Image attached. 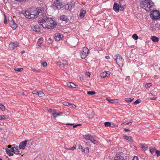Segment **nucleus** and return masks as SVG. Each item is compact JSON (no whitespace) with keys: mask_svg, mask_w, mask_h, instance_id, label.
<instances>
[{"mask_svg":"<svg viewBox=\"0 0 160 160\" xmlns=\"http://www.w3.org/2000/svg\"><path fill=\"white\" fill-rule=\"evenodd\" d=\"M42 65L44 67H46L47 66V63L46 62H44L42 63Z\"/></svg>","mask_w":160,"mask_h":160,"instance_id":"51","label":"nucleus"},{"mask_svg":"<svg viewBox=\"0 0 160 160\" xmlns=\"http://www.w3.org/2000/svg\"><path fill=\"white\" fill-rule=\"evenodd\" d=\"M24 15L27 18L34 19L42 16V10L37 9H28L25 11Z\"/></svg>","mask_w":160,"mask_h":160,"instance_id":"1","label":"nucleus"},{"mask_svg":"<svg viewBox=\"0 0 160 160\" xmlns=\"http://www.w3.org/2000/svg\"><path fill=\"white\" fill-rule=\"evenodd\" d=\"M133 99V98H127L125 99V100L126 102H129L132 101Z\"/></svg>","mask_w":160,"mask_h":160,"instance_id":"29","label":"nucleus"},{"mask_svg":"<svg viewBox=\"0 0 160 160\" xmlns=\"http://www.w3.org/2000/svg\"><path fill=\"white\" fill-rule=\"evenodd\" d=\"M13 152L16 154L20 155L21 153L20 152L18 149H15Z\"/></svg>","mask_w":160,"mask_h":160,"instance_id":"34","label":"nucleus"},{"mask_svg":"<svg viewBox=\"0 0 160 160\" xmlns=\"http://www.w3.org/2000/svg\"><path fill=\"white\" fill-rule=\"evenodd\" d=\"M104 125L106 127H109L111 126V123L109 122H105L104 123Z\"/></svg>","mask_w":160,"mask_h":160,"instance_id":"41","label":"nucleus"},{"mask_svg":"<svg viewBox=\"0 0 160 160\" xmlns=\"http://www.w3.org/2000/svg\"><path fill=\"white\" fill-rule=\"evenodd\" d=\"M38 91H34L32 92L33 94H37V95H38Z\"/></svg>","mask_w":160,"mask_h":160,"instance_id":"54","label":"nucleus"},{"mask_svg":"<svg viewBox=\"0 0 160 160\" xmlns=\"http://www.w3.org/2000/svg\"><path fill=\"white\" fill-rule=\"evenodd\" d=\"M4 23L5 24H7V20L6 19V15L4 14Z\"/></svg>","mask_w":160,"mask_h":160,"instance_id":"47","label":"nucleus"},{"mask_svg":"<svg viewBox=\"0 0 160 160\" xmlns=\"http://www.w3.org/2000/svg\"><path fill=\"white\" fill-rule=\"evenodd\" d=\"M152 85V83H146L144 87L146 88H148L151 87Z\"/></svg>","mask_w":160,"mask_h":160,"instance_id":"35","label":"nucleus"},{"mask_svg":"<svg viewBox=\"0 0 160 160\" xmlns=\"http://www.w3.org/2000/svg\"><path fill=\"white\" fill-rule=\"evenodd\" d=\"M86 74L89 77L90 76V74L89 72H87L86 73Z\"/></svg>","mask_w":160,"mask_h":160,"instance_id":"60","label":"nucleus"},{"mask_svg":"<svg viewBox=\"0 0 160 160\" xmlns=\"http://www.w3.org/2000/svg\"><path fill=\"white\" fill-rule=\"evenodd\" d=\"M86 12L85 10H83L82 11V12L80 13L79 15L81 18H83L84 17L85 15Z\"/></svg>","mask_w":160,"mask_h":160,"instance_id":"27","label":"nucleus"},{"mask_svg":"<svg viewBox=\"0 0 160 160\" xmlns=\"http://www.w3.org/2000/svg\"><path fill=\"white\" fill-rule=\"evenodd\" d=\"M6 151L9 156H12L13 155V153L9 149L6 148Z\"/></svg>","mask_w":160,"mask_h":160,"instance_id":"25","label":"nucleus"},{"mask_svg":"<svg viewBox=\"0 0 160 160\" xmlns=\"http://www.w3.org/2000/svg\"><path fill=\"white\" fill-rule=\"evenodd\" d=\"M28 141V140H26L20 142L19 146V148L21 149H24Z\"/></svg>","mask_w":160,"mask_h":160,"instance_id":"12","label":"nucleus"},{"mask_svg":"<svg viewBox=\"0 0 160 160\" xmlns=\"http://www.w3.org/2000/svg\"><path fill=\"white\" fill-rule=\"evenodd\" d=\"M117 64L120 67L123 66L124 63V60L122 56L119 54H117L114 57Z\"/></svg>","mask_w":160,"mask_h":160,"instance_id":"4","label":"nucleus"},{"mask_svg":"<svg viewBox=\"0 0 160 160\" xmlns=\"http://www.w3.org/2000/svg\"><path fill=\"white\" fill-rule=\"evenodd\" d=\"M110 73L109 71H106L101 73V77L104 78L107 77L109 76L110 75Z\"/></svg>","mask_w":160,"mask_h":160,"instance_id":"17","label":"nucleus"},{"mask_svg":"<svg viewBox=\"0 0 160 160\" xmlns=\"http://www.w3.org/2000/svg\"><path fill=\"white\" fill-rule=\"evenodd\" d=\"M119 9H120V10L121 11H123V10L124 9V8L123 6L122 5H121L119 6Z\"/></svg>","mask_w":160,"mask_h":160,"instance_id":"45","label":"nucleus"},{"mask_svg":"<svg viewBox=\"0 0 160 160\" xmlns=\"http://www.w3.org/2000/svg\"><path fill=\"white\" fill-rule=\"evenodd\" d=\"M156 98H157L156 97H154L152 98H150V99L151 100H153L155 99H156Z\"/></svg>","mask_w":160,"mask_h":160,"instance_id":"58","label":"nucleus"},{"mask_svg":"<svg viewBox=\"0 0 160 160\" xmlns=\"http://www.w3.org/2000/svg\"><path fill=\"white\" fill-rule=\"evenodd\" d=\"M113 9L116 12H118L119 11V5L116 2L114 3Z\"/></svg>","mask_w":160,"mask_h":160,"instance_id":"18","label":"nucleus"},{"mask_svg":"<svg viewBox=\"0 0 160 160\" xmlns=\"http://www.w3.org/2000/svg\"><path fill=\"white\" fill-rule=\"evenodd\" d=\"M31 28L32 30L36 32H39L40 31V28L38 25H32Z\"/></svg>","mask_w":160,"mask_h":160,"instance_id":"13","label":"nucleus"},{"mask_svg":"<svg viewBox=\"0 0 160 160\" xmlns=\"http://www.w3.org/2000/svg\"><path fill=\"white\" fill-rule=\"evenodd\" d=\"M75 2H74L72 1L69 2L65 6V8L67 10H70L71 9L72 7H74Z\"/></svg>","mask_w":160,"mask_h":160,"instance_id":"11","label":"nucleus"},{"mask_svg":"<svg viewBox=\"0 0 160 160\" xmlns=\"http://www.w3.org/2000/svg\"><path fill=\"white\" fill-rule=\"evenodd\" d=\"M9 24L10 26L13 29H15L17 27V25L15 22L12 20L11 17L9 18Z\"/></svg>","mask_w":160,"mask_h":160,"instance_id":"8","label":"nucleus"},{"mask_svg":"<svg viewBox=\"0 0 160 160\" xmlns=\"http://www.w3.org/2000/svg\"><path fill=\"white\" fill-rule=\"evenodd\" d=\"M69 103H68V102H66V101L64 102H63V104L64 105L68 106V107L69 105Z\"/></svg>","mask_w":160,"mask_h":160,"instance_id":"49","label":"nucleus"},{"mask_svg":"<svg viewBox=\"0 0 160 160\" xmlns=\"http://www.w3.org/2000/svg\"><path fill=\"white\" fill-rule=\"evenodd\" d=\"M148 147L147 145H142V146L141 148L144 150H146L148 148Z\"/></svg>","mask_w":160,"mask_h":160,"instance_id":"39","label":"nucleus"},{"mask_svg":"<svg viewBox=\"0 0 160 160\" xmlns=\"http://www.w3.org/2000/svg\"><path fill=\"white\" fill-rule=\"evenodd\" d=\"M150 94L152 95H155V93H151Z\"/></svg>","mask_w":160,"mask_h":160,"instance_id":"63","label":"nucleus"},{"mask_svg":"<svg viewBox=\"0 0 160 160\" xmlns=\"http://www.w3.org/2000/svg\"><path fill=\"white\" fill-rule=\"evenodd\" d=\"M38 22L44 28L51 29L53 28L56 25L54 21L51 18H43L42 20H39Z\"/></svg>","mask_w":160,"mask_h":160,"instance_id":"2","label":"nucleus"},{"mask_svg":"<svg viewBox=\"0 0 160 160\" xmlns=\"http://www.w3.org/2000/svg\"><path fill=\"white\" fill-rule=\"evenodd\" d=\"M152 2L149 0H145L142 2L141 4V7L143 9H145L147 11H149L152 8Z\"/></svg>","mask_w":160,"mask_h":160,"instance_id":"3","label":"nucleus"},{"mask_svg":"<svg viewBox=\"0 0 160 160\" xmlns=\"http://www.w3.org/2000/svg\"><path fill=\"white\" fill-rule=\"evenodd\" d=\"M62 112H59L58 113H56V112L54 114L53 117L55 119L58 116H60L61 115H62Z\"/></svg>","mask_w":160,"mask_h":160,"instance_id":"23","label":"nucleus"},{"mask_svg":"<svg viewBox=\"0 0 160 160\" xmlns=\"http://www.w3.org/2000/svg\"><path fill=\"white\" fill-rule=\"evenodd\" d=\"M8 118V116L7 115H0V120L4 119H7Z\"/></svg>","mask_w":160,"mask_h":160,"instance_id":"26","label":"nucleus"},{"mask_svg":"<svg viewBox=\"0 0 160 160\" xmlns=\"http://www.w3.org/2000/svg\"><path fill=\"white\" fill-rule=\"evenodd\" d=\"M31 71H33L34 72H39L40 71L39 70H37L36 69H33V68H31Z\"/></svg>","mask_w":160,"mask_h":160,"instance_id":"46","label":"nucleus"},{"mask_svg":"<svg viewBox=\"0 0 160 160\" xmlns=\"http://www.w3.org/2000/svg\"><path fill=\"white\" fill-rule=\"evenodd\" d=\"M151 39L154 42H158L159 38L156 36H153L151 37Z\"/></svg>","mask_w":160,"mask_h":160,"instance_id":"20","label":"nucleus"},{"mask_svg":"<svg viewBox=\"0 0 160 160\" xmlns=\"http://www.w3.org/2000/svg\"><path fill=\"white\" fill-rule=\"evenodd\" d=\"M64 3L61 0H58L54 1L53 5L58 9H60L63 6Z\"/></svg>","mask_w":160,"mask_h":160,"instance_id":"7","label":"nucleus"},{"mask_svg":"<svg viewBox=\"0 0 160 160\" xmlns=\"http://www.w3.org/2000/svg\"><path fill=\"white\" fill-rule=\"evenodd\" d=\"M150 151L152 154H153L154 152V151L156 150L155 148H149Z\"/></svg>","mask_w":160,"mask_h":160,"instance_id":"44","label":"nucleus"},{"mask_svg":"<svg viewBox=\"0 0 160 160\" xmlns=\"http://www.w3.org/2000/svg\"><path fill=\"white\" fill-rule=\"evenodd\" d=\"M8 147L10 149L12 147V146L11 145H8Z\"/></svg>","mask_w":160,"mask_h":160,"instance_id":"64","label":"nucleus"},{"mask_svg":"<svg viewBox=\"0 0 160 160\" xmlns=\"http://www.w3.org/2000/svg\"><path fill=\"white\" fill-rule=\"evenodd\" d=\"M14 148L13 146L12 147H11L9 149L11 152H14Z\"/></svg>","mask_w":160,"mask_h":160,"instance_id":"56","label":"nucleus"},{"mask_svg":"<svg viewBox=\"0 0 160 160\" xmlns=\"http://www.w3.org/2000/svg\"><path fill=\"white\" fill-rule=\"evenodd\" d=\"M43 41V39L42 38H40L38 39L37 44H38V46L39 47H41L40 45L42 42Z\"/></svg>","mask_w":160,"mask_h":160,"instance_id":"21","label":"nucleus"},{"mask_svg":"<svg viewBox=\"0 0 160 160\" xmlns=\"http://www.w3.org/2000/svg\"><path fill=\"white\" fill-rule=\"evenodd\" d=\"M114 160H125V159L123 156H120L115 157Z\"/></svg>","mask_w":160,"mask_h":160,"instance_id":"22","label":"nucleus"},{"mask_svg":"<svg viewBox=\"0 0 160 160\" xmlns=\"http://www.w3.org/2000/svg\"><path fill=\"white\" fill-rule=\"evenodd\" d=\"M63 37L61 34L59 33H56L55 35L54 39L56 41H59Z\"/></svg>","mask_w":160,"mask_h":160,"instance_id":"14","label":"nucleus"},{"mask_svg":"<svg viewBox=\"0 0 160 160\" xmlns=\"http://www.w3.org/2000/svg\"><path fill=\"white\" fill-rule=\"evenodd\" d=\"M88 94L89 95H92L95 94V92L93 91H88L87 92Z\"/></svg>","mask_w":160,"mask_h":160,"instance_id":"37","label":"nucleus"},{"mask_svg":"<svg viewBox=\"0 0 160 160\" xmlns=\"http://www.w3.org/2000/svg\"><path fill=\"white\" fill-rule=\"evenodd\" d=\"M75 148H76V147L74 146H73L72 148H68V150H73L74 149H75Z\"/></svg>","mask_w":160,"mask_h":160,"instance_id":"52","label":"nucleus"},{"mask_svg":"<svg viewBox=\"0 0 160 160\" xmlns=\"http://www.w3.org/2000/svg\"><path fill=\"white\" fill-rule=\"evenodd\" d=\"M124 131L125 132H128L129 131V130L128 129L125 128L124 129Z\"/></svg>","mask_w":160,"mask_h":160,"instance_id":"62","label":"nucleus"},{"mask_svg":"<svg viewBox=\"0 0 160 160\" xmlns=\"http://www.w3.org/2000/svg\"><path fill=\"white\" fill-rule=\"evenodd\" d=\"M48 111L49 112L52 113V116H53L54 114L55 113V112H56V111H55V110L52 109H49L48 110Z\"/></svg>","mask_w":160,"mask_h":160,"instance_id":"33","label":"nucleus"},{"mask_svg":"<svg viewBox=\"0 0 160 160\" xmlns=\"http://www.w3.org/2000/svg\"><path fill=\"white\" fill-rule=\"evenodd\" d=\"M22 68H14V70L15 71H18V72H20L23 70Z\"/></svg>","mask_w":160,"mask_h":160,"instance_id":"36","label":"nucleus"},{"mask_svg":"<svg viewBox=\"0 0 160 160\" xmlns=\"http://www.w3.org/2000/svg\"><path fill=\"white\" fill-rule=\"evenodd\" d=\"M67 85L70 88H78L77 85L71 82H67Z\"/></svg>","mask_w":160,"mask_h":160,"instance_id":"16","label":"nucleus"},{"mask_svg":"<svg viewBox=\"0 0 160 160\" xmlns=\"http://www.w3.org/2000/svg\"><path fill=\"white\" fill-rule=\"evenodd\" d=\"M38 95L39 97H42L45 95V94L44 93L41 91H38Z\"/></svg>","mask_w":160,"mask_h":160,"instance_id":"31","label":"nucleus"},{"mask_svg":"<svg viewBox=\"0 0 160 160\" xmlns=\"http://www.w3.org/2000/svg\"><path fill=\"white\" fill-rule=\"evenodd\" d=\"M150 16L152 19H158L160 18V13L157 10L153 11L151 12Z\"/></svg>","mask_w":160,"mask_h":160,"instance_id":"5","label":"nucleus"},{"mask_svg":"<svg viewBox=\"0 0 160 160\" xmlns=\"http://www.w3.org/2000/svg\"><path fill=\"white\" fill-rule=\"evenodd\" d=\"M78 148H79V149H82V147L81 145H80L79 146Z\"/></svg>","mask_w":160,"mask_h":160,"instance_id":"59","label":"nucleus"},{"mask_svg":"<svg viewBox=\"0 0 160 160\" xmlns=\"http://www.w3.org/2000/svg\"><path fill=\"white\" fill-rule=\"evenodd\" d=\"M132 123V122H128V123L124 122V123H122V124H124V125H130V124H131Z\"/></svg>","mask_w":160,"mask_h":160,"instance_id":"53","label":"nucleus"},{"mask_svg":"<svg viewBox=\"0 0 160 160\" xmlns=\"http://www.w3.org/2000/svg\"><path fill=\"white\" fill-rule=\"evenodd\" d=\"M18 45L19 43L18 42H11L9 44V48L10 50H12L18 46Z\"/></svg>","mask_w":160,"mask_h":160,"instance_id":"10","label":"nucleus"},{"mask_svg":"<svg viewBox=\"0 0 160 160\" xmlns=\"http://www.w3.org/2000/svg\"><path fill=\"white\" fill-rule=\"evenodd\" d=\"M0 109L2 111H4L5 110V106L2 104H0Z\"/></svg>","mask_w":160,"mask_h":160,"instance_id":"40","label":"nucleus"},{"mask_svg":"<svg viewBox=\"0 0 160 160\" xmlns=\"http://www.w3.org/2000/svg\"><path fill=\"white\" fill-rule=\"evenodd\" d=\"M124 137L126 140H128V141H132V138L131 137L125 136Z\"/></svg>","mask_w":160,"mask_h":160,"instance_id":"30","label":"nucleus"},{"mask_svg":"<svg viewBox=\"0 0 160 160\" xmlns=\"http://www.w3.org/2000/svg\"><path fill=\"white\" fill-rule=\"evenodd\" d=\"M132 38L135 40H137L138 39V36L136 34H134L132 36Z\"/></svg>","mask_w":160,"mask_h":160,"instance_id":"38","label":"nucleus"},{"mask_svg":"<svg viewBox=\"0 0 160 160\" xmlns=\"http://www.w3.org/2000/svg\"><path fill=\"white\" fill-rule=\"evenodd\" d=\"M66 124L67 125H73V127L74 128H76L78 126H81V125H82L81 124H77V125H74L73 123H67Z\"/></svg>","mask_w":160,"mask_h":160,"instance_id":"32","label":"nucleus"},{"mask_svg":"<svg viewBox=\"0 0 160 160\" xmlns=\"http://www.w3.org/2000/svg\"><path fill=\"white\" fill-rule=\"evenodd\" d=\"M68 64V62L66 60H63L62 61H60L57 62L58 65L62 67H64Z\"/></svg>","mask_w":160,"mask_h":160,"instance_id":"9","label":"nucleus"},{"mask_svg":"<svg viewBox=\"0 0 160 160\" xmlns=\"http://www.w3.org/2000/svg\"><path fill=\"white\" fill-rule=\"evenodd\" d=\"M106 99L110 103L112 104H115L117 103L118 102V100L117 99H110L108 98H106Z\"/></svg>","mask_w":160,"mask_h":160,"instance_id":"19","label":"nucleus"},{"mask_svg":"<svg viewBox=\"0 0 160 160\" xmlns=\"http://www.w3.org/2000/svg\"><path fill=\"white\" fill-rule=\"evenodd\" d=\"M89 152V149L88 147H86L84 149L82 150V152L83 153H88Z\"/></svg>","mask_w":160,"mask_h":160,"instance_id":"28","label":"nucleus"},{"mask_svg":"<svg viewBox=\"0 0 160 160\" xmlns=\"http://www.w3.org/2000/svg\"><path fill=\"white\" fill-rule=\"evenodd\" d=\"M89 52V50L86 47H84L82 49V51L80 53L81 58L82 59L85 58Z\"/></svg>","mask_w":160,"mask_h":160,"instance_id":"6","label":"nucleus"},{"mask_svg":"<svg viewBox=\"0 0 160 160\" xmlns=\"http://www.w3.org/2000/svg\"><path fill=\"white\" fill-rule=\"evenodd\" d=\"M68 107H69L70 108H76V106H75V105H74V104H72L71 103H69V105L68 106Z\"/></svg>","mask_w":160,"mask_h":160,"instance_id":"43","label":"nucleus"},{"mask_svg":"<svg viewBox=\"0 0 160 160\" xmlns=\"http://www.w3.org/2000/svg\"><path fill=\"white\" fill-rule=\"evenodd\" d=\"M140 102V100L139 99H138L135 102H134V104H137L139 103Z\"/></svg>","mask_w":160,"mask_h":160,"instance_id":"50","label":"nucleus"},{"mask_svg":"<svg viewBox=\"0 0 160 160\" xmlns=\"http://www.w3.org/2000/svg\"><path fill=\"white\" fill-rule=\"evenodd\" d=\"M132 160H139L137 156H134Z\"/></svg>","mask_w":160,"mask_h":160,"instance_id":"55","label":"nucleus"},{"mask_svg":"<svg viewBox=\"0 0 160 160\" xmlns=\"http://www.w3.org/2000/svg\"><path fill=\"white\" fill-rule=\"evenodd\" d=\"M60 18L61 20L65 21H67L68 20L67 17L65 15H62L60 17Z\"/></svg>","mask_w":160,"mask_h":160,"instance_id":"24","label":"nucleus"},{"mask_svg":"<svg viewBox=\"0 0 160 160\" xmlns=\"http://www.w3.org/2000/svg\"><path fill=\"white\" fill-rule=\"evenodd\" d=\"M155 152L157 154V156H159L160 155V151L159 150H156Z\"/></svg>","mask_w":160,"mask_h":160,"instance_id":"48","label":"nucleus"},{"mask_svg":"<svg viewBox=\"0 0 160 160\" xmlns=\"http://www.w3.org/2000/svg\"><path fill=\"white\" fill-rule=\"evenodd\" d=\"M83 137L86 140H89L91 141L94 138L93 136L88 134L83 135Z\"/></svg>","mask_w":160,"mask_h":160,"instance_id":"15","label":"nucleus"},{"mask_svg":"<svg viewBox=\"0 0 160 160\" xmlns=\"http://www.w3.org/2000/svg\"><path fill=\"white\" fill-rule=\"evenodd\" d=\"M105 58H106L107 59H109L110 58V57L109 56H106L105 57Z\"/></svg>","mask_w":160,"mask_h":160,"instance_id":"61","label":"nucleus"},{"mask_svg":"<svg viewBox=\"0 0 160 160\" xmlns=\"http://www.w3.org/2000/svg\"><path fill=\"white\" fill-rule=\"evenodd\" d=\"M12 146H13L14 149H18V146L16 145H13Z\"/></svg>","mask_w":160,"mask_h":160,"instance_id":"57","label":"nucleus"},{"mask_svg":"<svg viewBox=\"0 0 160 160\" xmlns=\"http://www.w3.org/2000/svg\"><path fill=\"white\" fill-rule=\"evenodd\" d=\"M91 142H92L93 144H97L98 143V142L94 139V138L92 139V140L91 141Z\"/></svg>","mask_w":160,"mask_h":160,"instance_id":"42","label":"nucleus"}]
</instances>
